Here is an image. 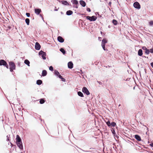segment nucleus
<instances>
[{
	"label": "nucleus",
	"instance_id": "nucleus-1",
	"mask_svg": "<svg viewBox=\"0 0 153 153\" xmlns=\"http://www.w3.org/2000/svg\"><path fill=\"white\" fill-rule=\"evenodd\" d=\"M9 64L10 71L11 72H12L13 70L15 69L16 66L14 63L12 62H9Z\"/></svg>",
	"mask_w": 153,
	"mask_h": 153
},
{
	"label": "nucleus",
	"instance_id": "nucleus-2",
	"mask_svg": "<svg viewBox=\"0 0 153 153\" xmlns=\"http://www.w3.org/2000/svg\"><path fill=\"white\" fill-rule=\"evenodd\" d=\"M86 19L90 21H94L97 19V17L95 16H92L91 17L87 16H86Z\"/></svg>",
	"mask_w": 153,
	"mask_h": 153
},
{
	"label": "nucleus",
	"instance_id": "nucleus-3",
	"mask_svg": "<svg viewBox=\"0 0 153 153\" xmlns=\"http://www.w3.org/2000/svg\"><path fill=\"white\" fill-rule=\"evenodd\" d=\"M2 65L5 66L7 68H8V65L7 63L4 60H0V65Z\"/></svg>",
	"mask_w": 153,
	"mask_h": 153
},
{
	"label": "nucleus",
	"instance_id": "nucleus-4",
	"mask_svg": "<svg viewBox=\"0 0 153 153\" xmlns=\"http://www.w3.org/2000/svg\"><path fill=\"white\" fill-rule=\"evenodd\" d=\"M82 91L85 94L87 95H88L90 94V93L88 89L85 87L83 88L82 89Z\"/></svg>",
	"mask_w": 153,
	"mask_h": 153
},
{
	"label": "nucleus",
	"instance_id": "nucleus-5",
	"mask_svg": "<svg viewBox=\"0 0 153 153\" xmlns=\"http://www.w3.org/2000/svg\"><path fill=\"white\" fill-rule=\"evenodd\" d=\"M134 6L136 8L140 9V5L138 2H135L134 4Z\"/></svg>",
	"mask_w": 153,
	"mask_h": 153
},
{
	"label": "nucleus",
	"instance_id": "nucleus-6",
	"mask_svg": "<svg viewBox=\"0 0 153 153\" xmlns=\"http://www.w3.org/2000/svg\"><path fill=\"white\" fill-rule=\"evenodd\" d=\"M41 48V46L39 43L36 42L35 45V48L37 50H39Z\"/></svg>",
	"mask_w": 153,
	"mask_h": 153
},
{
	"label": "nucleus",
	"instance_id": "nucleus-7",
	"mask_svg": "<svg viewBox=\"0 0 153 153\" xmlns=\"http://www.w3.org/2000/svg\"><path fill=\"white\" fill-rule=\"evenodd\" d=\"M17 144L20 149H23V147L22 141L17 143Z\"/></svg>",
	"mask_w": 153,
	"mask_h": 153
},
{
	"label": "nucleus",
	"instance_id": "nucleus-8",
	"mask_svg": "<svg viewBox=\"0 0 153 153\" xmlns=\"http://www.w3.org/2000/svg\"><path fill=\"white\" fill-rule=\"evenodd\" d=\"M54 74L55 75L58 76L59 78L61 77V76L60 75L59 73L57 70H55L54 71Z\"/></svg>",
	"mask_w": 153,
	"mask_h": 153
},
{
	"label": "nucleus",
	"instance_id": "nucleus-9",
	"mask_svg": "<svg viewBox=\"0 0 153 153\" xmlns=\"http://www.w3.org/2000/svg\"><path fill=\"white\" fill-rule=\"evenodd\" d=\"M41 10L40 9H35V13L36 14L38 15L41 12Z\"/></svg>",
	"mask_w": 153,
	"mask_h": 153
},
{
	"label": "nucleus",
	"instance_id": "nucleus-10",
	"mask_svg": "<svg viewBox=\"0 0 153 153\" xmlns=\"http://www.w3.org/2000/svg\"><path fill=\"white\" fill-rule=\"evenodd\" d=\"M16 143L20 142L22 141L21 139L19 136L18 135H17L16 136Z\"/></svg>",
	"mask_w": 153,
	"mask_h": 153
},
{
	"label": "nucleus",
	"instance_id": "nucleus-11",
	"mask_svg": "<svg viewBox=\"0 0 153 153\" xmlns=\"http://www.w3.org/2000/svg\"><path fill=\"white\" fill-rule=\"evenodd\" d=\"M73 64L71 62H70L68 63V67L70 69H71L73 68Z\"/></svg>",
	"mask_w": 153,
	"mask_h": 153
},
{
	"label": "nucleus",
	"instance_id": "nucleus-12",
	"mask_svg": "<svg viewBox=\"0 0 153 153\" xmlns=\"http://www.w3.org/2000/svg\"><path fill=\"white\" fill-rule=\"evenodd\" d=\"M57 39L60 42L62 43L64 41V39H63L62 37L60 36H59L58 37Z\"/></svg>",
	"mask_w": 153,
	"mask_h": 153
},
{
	"label": "nucleus",
	"instance_id": "nucleus-13",
	"mask_svg": "<svg viewBox=\"0 0 153 153\" xmlns=\"http://www.w3.org/2000/svg\"><path fill=\"white\" fill-rule=\"evenodd\" d=\"M107 43V40L106 39H103L102 41L101 46H105V44Z\"/></svg>",
	"mask_w": 153,
	"mask_h": 153
},
{
	"label": "nucleus",
	"instance_id": "nucleus-14",
	"mask_svg": "<svg viewBox=\"0 0 153 153\" xmlns=\"http://www.w3.org/2000/svg\"><path fill=\"white\" fill-rule=\"evenodd\" d=\"M135 138L138 141H141L140 137L138 135H135L134 136Z\"/></svg>",
	"mask_w": 153,
	"mask_h": 153
},
{
	"label": "nucleus",
	"instance_id": "nucleus-15",
	"mask_svg": "<svg viewBox=\"0 0 153 153\" xmlns=\"http://www.w3.org/2000/svg\"><path fill=\"white\" fill-rule=\"evenodd\" d=\"M80 4L83 7H84L86 5V3L85 2L81 0L79 1Z\"/></svg>",
	"mask_w": 153,
	"mask_h": 153
},
{
	"label": "nucleus",
	"instance_id": "nucleus-16",
	"mask_svg": "<svg viewBox=\"0 0 153 153\" xmlns=\"http://www.w3.org/2000/svg\"><path fill=\"white\" fill-rule=\"evenodd\" d=\"M47 74V71L45 70H43L42 71V76H45Z\"/></svg>",
	"mask_w": 153,
	"mask_h": 153
},
{
	"label": "nucleus",
	"instance_id": "nucleus-17",
	"mask_svg": "<svg viewBox=\"0 0 153 153\" xmlns=\"http://www.w3.org/2000/svg\"><path fill=\"white\" fill-rule=\"evenodd\" d=\"M138 55L140 56H141L143 55V51L142 50L140 49H139L138 51Z\"/></svg>",
	"mask_w": 153,
	"mask_h": 153
},
{
	"label": "nucleus",
	"instance_id": "nucleus-18",
	"mask_svg": "<svg viewBox=\"0 0 153 153\" xmlns=\"http://www.w3.org/2000/svg\"><path fill=\"white\" fill-rule=\"evenodd\" d=\"M24 63L25 64L27 65L28 66H30V62L28 60H25L24 61Z\"/></svg>",
	"mask_w": 153,
	"mask_h": 153
},
{
	"label": "nucleus",
	"instance_id": "nucleus-19",
	"mask_svg": "<svg viewBox=\"0 0 153 153\" xmlns=\"http://www.w3.org/2000/svg\"><path fill=\"white\" fill-rule=\"evenodd\" d=\"M73 13V12L71 10H68L67 11L66 14L68 15H70Z\"/></svg>",
	"mask_w": 153,
	"mask_h": 153
},
{
	"label": "nucleus",
	"instance_id": "nucleus-20",
	"mask_svg": "<svg viewBox=\"0 0 153 153\" xmlns=\"http://www.w3.org/2000/svg\"><path fill=\"white\" fill-rule=\"evenodd\" d=\"M42 83V81L41 80H37L36 81V84L38 85H40Z\"/></svg>",
	"mask_w": 153,
	"mask_h": 153
},
{
	"label": "nucleus",
	"instance_id": "nucleus-21",
	"mask_svg": "<svg viewBox=\"0 0 153 153\" xmlns=\"http://www.w3.org/2000/svg\"><path fill=\"white\" fill-rule=\"evenodd\" d=\"M71 2L73 4H78V2L76 0H72Z\"/></svg>",
	"mask_w": 153,
	"mask_h": 153
},
{
	"label": "nucleus",
	"instance_id": "nucleus-22",
	"mask_svg": "<svg viewBox=\"0 0 153 153\" xmlns=\"http://www.w3.org/2000/svg\"><path fill=\"white\" fill-rule=\"evenodd\" d=\"M78 95L81 97H83V94L80 91H79L78 92Z\"/></svg>",
	"mask_w": 153,
	"mask_h": 153
},
{
	"label": "nucleus",
	"instance_id": "nucleus-23",
	"mask_svg": "<svg viewBox=\"0 0 153 153\" xmlns=\"http://www.w3.org/2000/svg\"><path fill=\"white\" fill-rule=\"evenodd\" d=\"M25 22L27 25H29V24L30 20L29 19L27 18L25 19Z\"/></svg>",
	"mask_w": 153,
	"mask_h": 153
},
{
	"label": "nucleus",
	"instance_id": "nucleus-24",
	"mask_svg": "<svg viewBox=\"0 0 153 153\" xmlns=\"http://www.w3.org/2000/svg\"><path fill=\"white\" fill-rule=\"evenodd\" d=\"M62 3L65 4V5H69L68 3L66 1H62Z\"/></svg>",
	"mask_w": 153,
	"mask_h": 153
},
{
	"label": "nucleus",
	"instance_id": "nucleus-25",
	"mask_svg": "<svg viewBox=\"0 0 153 153\" xmlns=\"http://www.w3.org/2000/svg\"><path fill=\"white\" fill-rule=\"evenodd\" d=\"M46 55V53H45V54H42L41 55V56L42 57V58L43 59H46V57H45V56Z\"/></svg>",
	"mask_w": 153,
	"mask_h": 153
},
{
	"label": "nucleus",
	"instance_id": "nucleus-26",
	"mask_svg": "<svg viewBox=\"0 0 153 153\" xmlns=\"http://www.w3.org/2000/svg\"><path fill=\"white\" fill-rule=\"evenodd\" d=\"M60 51L64 54L65 53V50L62 48H61L60 49Z\"/></svg>",
	"mask_w": 153,
	"mask_h": 153
},
{
	"label": "nucleus",
	"instance_id": "nucleus-27",
	"mask_svg": "<svg viewBox=\"0 0 153 153\" xmlns=\"http://www.w3.org/2000/svg\"><path fill=\"white\" fill-rule=\"evenodd\" d=\"M112 22L113 23V24L114 25H116L117 24V21L116 20H115V19H113V20Z\"/></svg>",
	"mask_w": 153,
	"mask_h": 153
},
{
	"label": "nucleus",
	"instance_id": "nucleus-28",
	"mask_svg": "<svg viewBox=\"0 0 153 153\" xmlns=\"http://www.w3.org/2000/svg\"><path fill=\"white\" fill-rule=\"evenodd\" d=\"M45 100L43 99H41L40 100V104H42L45 102Z\"/></svg>",
	"mask_w": 153,
	"mask_h": 153
},
{
	"label": "nucleus",
	"instance_id": "nucleus-29",
	"mask_svg": "<svg viewBox=\"0 0 153 153\" xmlns=\"http://www.w3.org/2000/svg\"><path fill=\"white\" fill-rule=\"evenodd\" d=\"M45 54V52H44L42 51H41L39 53V54L40 55H42L43 54Z\"/></svg>",
	"mask_w": 153,
	"mask_h": 153
},
{
	"label": "nucleus",
	"instance_id": "nucleus-30",
	"mask_svg": "<svg viewBox=\"0 0 153 153\" xmlns=\"http://www.w3.org/2000/svg\"><path fill=\"white\" fill-rule=\"evenodd\" d=\"M111 125L113 127H114L116 125V123L115 122H113L111 123Z\"/></svg>",
	"mask_w": 153,
	"mask_h": 153
},
{
	"label": "nucleus",
	"instance_id": "nucleus-31",
	"mask_svg": "<svg viewBox=\"0 0 153 153\" xmlns=\"http://www.w3.org/2000/svg\"><path fill=\"white\" fill-rule=\"evenodd\" d=\"M106 123L108 126H110L111 125V123L109 121L106 122Z\"/></svg>",
	"mask_w": 153,
	"mask_h": 153
},
{
	"label": "nucleus",
	"instance_id": "nucleus-32",
	"mask_svg": "<svg viewBox=\"0 0 153 153\" xmlns=\"http://www.w3.org/2000/svg\"><path fill=\"white\" fill-rule=\"evenodd\" d=\"M149 52H150V50L148 49L146 50L145 51V53L147 54H148Z\"/></svg>",
	"mask_w": 153,
	"mask_h": 153
},
{
	"label": "nucleus",
	"instance_id": "nucleus-33",
	"mask_svg": "<svg viewBox=\"0 0 153 153\" xmlns=\"http://www.w3.org/2000/svg\"><path fill=\"white\" fill-rule=\"evenodd\" d=\"M49 69L51 71H53V67L52 66H51L49 67Z\"/></svg>",
	"mask_w": 153,
	"mask_h": 153
},
{
	"label": "nucleus",
	"instance_id": "nucleus-34",
	"mask_svg": "<svg viewBox=\"0 0 153 153\" xmlns=\"http://www.w3.org/2000/svg\"><path fill=\"white\" fill-rule=\"evenodd\" d=\"M149 24L151 26L153 25V21H151L149 22Z\"/></svg>",
	"mask_w": 153,
	"mask_h": 153
},
{
	"label": "nucleus",
	"instance_id": "nucleus-35",
	"mask_svg": "<svg viewBox=\"0 0 153 153\" xmlns=\"http://www.w3.org/2000/svg\"><path fill=\"white\" fill-rule=\"evenodd\" d=\"M59 78L61 79L62 81L64 82L65 81V79L64 78H63L62 77V76L61 77V78Z\"/></svg>",
	"mask_w": 153,
	"mask_h": 153
},
{
	"label": "nucleus",
	"instance_id": "nucleus-36",
	"mask_svg": "<svg viewBox=\"0 0 153 153\" xmlns=\"http://www.w3.org/2000/svg\"><path fill=\"white\" fill-rule=\"evenodd\" d=\"M150 52L151 53H153V47L152 48L149 50Z\"/></svg>",
	"mask_w": 153,
	"mask_h": 153
},
{
	"label": "nucleus",
	"instance_id": "nucleus-37",
	"mask_svg": "<svg viewBox=\"0 0 153 153\" xmlns=\"http://www.w3.org/2000/svg\"><path fill=\"white\" fill-rule=\"evenodd\" d=\"M26 15L27 16V17H29L30 16V14L29 13H26Z\"/></svg>",
	"mask_w": 153,
	"mask_h": 153
},
{
	"label": "nucleus",
	"instance_id": "nucleus-38",
	"mask_svg": "<svg viewBox=\"0 0 153 153\" xmlns=\"http://www.w3.org/2000/svg\"><path fill=\"white\" fill-rule=\"evenodd\" d=\"M143 49V50H145V51H146V50H147L148 49L146 48V47H143V48H142Z\"/></svg>",
	"mask_w": 153,
	"mask_h": 153
},
{
	"label": "nucleus",
	"instance_id": "nucleus-39",
	"mask_svg": "<svg viewBox=\"0 0 153 153\" xmlns=\"http://www.w3.org/2000/svg\"><path fill=\"white\" fill-rule=\"evenodd\" d=\"M7 140H9V135L8 136L7 135Z\"/></svg>",
	"mask_w": 153,
	"mask_h": 153
},
{
	"label": "nucleus",
	"instance_id": "nucleus-40",
	"mask_svg": "<svg viewBox=\"0 0 153 153\" xmlns=\"http://www.w3.org/2000/svg\"><path fill=\"white\" fill-rule=\"evenodd\" d=\"M102 48L103 49L105 50V51L106 50V49H105V46H102Z\"/></svg>",
	"mask_w": 153,
	"mask_h": 153
},
{
	"label": "nucleus",
	"instance_id": "nucleus-41",
	"mask_svg": "<svg viewBox=\"0 0 153 153\" xmlns=\"http://www.w3.org/2000/svg\"><path fill=\"white\" fill-rule=\"evenodd\" d=\"M87 11H88V12H90L91 11V10H90V9L89 8H87Z\"/></svg>",
	"mask_w": 153,
	"mask_h": 153
},
{
	"label": "nucleus",
	"instance_id": "nucleus-42",
	"mask_svg": "<svg viewBox=\"0 0 153 153\" xmlns=\"http://www.w3.org/2000/svg\"><path fill=\"white\" fill-rule=\"evenodd\" d=\"M151 65L152 67L153 68V62L151 63Z\"/></svg>",
	"mask_w": 153,
	"mask_h": 153
},
{
	"label": "nucleus",
	"instance_id": "nucleus-43",
	"mask_svg": "<svg viewBox=\"0 0 153 153\" xmlns=\"http://www.w3.org/2000/svg\"><path fill=\"white\" fill-rule=\"evenodd\" d=\"M101 37H99V40H100V41H101Z\"/></svg>",
	"mask_w": 153,
	"mask_h": 153
},
{
	"label": "nucleus",
	"instance_id": "nucleus-44",
	"mask_svg": "<svg viewBox=\"0 0 153 153\" xmlns=\"http://www.w3.org/2000/svg\"><path fill=\"white\" fill-rule=\"evenodd\" d=\"M150 145L152 146L153 147V143H152Z\"/></svg>",
	"mask_w": 153,
	"mask_h": 153
},
{
	"label": "nucleus",
	"instance_id": "nucleus-45",
	"mask_svg": "<svg viewBox=\"0 0 153 153\" xmlns=\"http://www.w3.org/2000/svg\"><path fill=\"white\" fill-rule=\"evenodd\" d=\"M57 10H58L57 9H55V10H54L55 11H57Z\"/></svg>",
	"mask_w": 153,
	"mask_h": 153
},
{
	"label": "nucleus",
	"instance_id": "nucleus-46",
	"mask_svg": "<svg viewBox=\"0 0 153 153\" xmlns=\"http://www.w3.org/2000/svg\"><path fill=\"white\" fill-rule=\"evenodd\" d=\"M101 34H102V32H101Z\"/></svg>",
	"mask_w": 153,
	"mask_h": 153
},
{
	"label": "nucleus",
	"instance_id": "nucleus-47",
	"mask_svg": "<svg viewBox=\"0 0 153 153\" xmlns=\"http://www.w3.org/2000/svg\"><path fill=\"white\" fill-rule=\"evenodd\" d=\"M114 132H115V131H114V132H113V133H114Z\"/></svg>",
	"mask_w": 153,
	"mask_h": 153
},
{
	"label": "nucleus",
	"instance_id": "nucleus-48",
	"mask_svg": "<svg viewBox=\"0 0 153 153\" xmlns=\"http://www.w3.org/2000/svg\"><path fill=\"white\" fill-rule=\"evenodd\" d=\"M114 132H115V131H114V132H113V133H114Z\"/></svg>",
	"mask_w": 153,
	"mask_h": 153
},
{
	"label": "nucleus",
	"instance_id": "nucleus-49",
	"mask_svg": "<svg viewBox=\"0 0 153 153\" xmlns=\"http://www.w3.org/2000/svg\"><path fill=\"white\" fill-rule=\"evenodd\" d=\"M114 132H115V131H114V132H113V133H114Z\"/></svg>",
	"mask_w": 153,
	"mask_h": 153
},
{
	"label": "nucleus",
	"instance_id": "nucleus-50",
	"mask_svg": "<svg viewBox=\"0 0 153 153\" xmlns=\"http://www.w3.org/2000/svg\"><path fill=\"white\" fill-rule=\"evenodd\" d=\"M100 84V83H101V82H100V83L99 82Z\"/></svg>",
	"mask_w": 153,
	"mask_h": 153
},
{
	"label": "nucleus",
	"instance_id": "nucleus-51",
	"mask_svg": "<svg viewBox=\"0 0 153 153\" xmlns=\"http://www.w3.org/2000/svg\"><path fill=\"white\" fill-rule=\"evenodd\" d=\"M100 84V83H101V82H100V83L99 82Z\"/></svg>",
	"mask_w": 153,
	"mask_h": 153
}]
</instances>
